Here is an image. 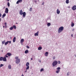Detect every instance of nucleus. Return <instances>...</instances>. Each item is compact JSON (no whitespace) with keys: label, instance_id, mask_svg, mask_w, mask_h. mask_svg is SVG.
Listing matches in <instances>:
<instances>
[{"label":"nucleus","instance_id":"obj_19","mask_svg":"<svg viewBox=\"0 0 76 76\" xmlns=\"http://www.w3.org/2000/svg\"><path fill=\"white\" fill-rule=\"evenodd\" d=\"M3 57H0V61H3Z\"/></svg>","mask_w":76,"mask_h":76},{"label":"nucleus","instance_id":"obj_5","mask_svg":"<svg viewBox=\"0 0 76 76\" xmlns=\"http://www.w3.org/2000/svg\"><path fill=\"white\" fill-rule=\"evenodd\" d=\"M72 9L73 10H75L76 9V5H74L72 7Z\"/></svg>","mask_w":76,"mask_h":76},{"label":"nucleus","instance_id":"obj_3","mask_svg":"<svg viewBox=\"0 0 76 76\" xmlns=\"http://www.w3.org/2000/svg\"><path fill=\"white\" fill-rule=\"evenodd\" d=\"M63 29H64V27L63 26L60 27L58 30V33L61 32L63 31Z\"/></svg>","mask_w":76,"mask_h":76},{"label":"nucleus","instance_id":"obj_37","mask_svg":"<svg viewBox=\"0 0 76 76\" xmlns=\"http://www.w3.org/2000/svg\"><path fill=\"white\" fill-rule=\"evenodd\" d=\"M0 17H1V14L0 13V20H1V18H0Z\"/></svg>","mask_w":76,"mask_h":76},{"label":"nucleus","instance_id":"obj_46","mask_svg":"<svg viewBox=\"0 0 76 76\" xmlns=\"http://www.w3.org/2000/svg\"><path fill=\"white\" fill-rule=\"evenodd\" d=\"M21 76H24V75H23V74H22Z\"/></svg>","mask_w":76,"mask_h":76},{"label":"nucleus","instance_id":"obj_27","mask_svg":"<svg viewBox=\"0 0 76 76\" xmlns=\"http://www.w3.org/2000/svg\"><path fill=\"white\" fill-rule=\"evenodd\" d=\"M13 29V27L12 26L10 28V30H12Z\"/></svg>","mask_w":76,"mask_h":76},{"label":"nucleus","instance_id":"obj_16","mask_svg":"<svg viewBox=\"0 0 76 76\" xmlns=\"http://www.w3.org/2000/svg\"><path fill=\"white\" fill-rule=\"evenodd\" d=\"M29 52V50H26L25 51V53L26 54H27V53H28Z\"/></svg>","mask_w":76,"mask_h":76},{"label":"nucleus","instance_id":"obj_31","mask_svg":"<svg viewBox=\"0 0 76 76\" xmlns=\"http://www.w3.org/2000/svg\"><path fill=\"white\" fill-rule=\"evenodd\" d=\"M7 4L8 7H9V6H10V3H9V2L7 3Z\"/></svg>","mask_w":76,"mask_h":76},{"label":"nucleus","instance_id":"obj_13","mask_svg":"<svg viewBox=\"0 0 76 76\" xmlns=\"http://www.w3.org/2000/svg\"><path fill=\"white\" fill-rule=\"evenodd\" d=\"M13 42H15L16 41V37H14L13 40Z\"/></svg>","mask_w":76,"mask_h":76},{"label":"nucleus","instance_id":"obj_10","mask_svg":"<svg viewBox=\"0 0 76 76\" xmlns=\"http://www.w3.org/2000/svg\"><path fill=\"white\" fill-rule=\"evenodd\" d=\"M39 33V31H38L37 33L34 34V35L35 36H38V33Z\"/></svg>","mask_w":76,"mask_h":76},{"label":"nucleus","instance_id":"obj_29","mask_svg":"<svg viewBox=\"0 0 76 76\" xmlns=\"http://www.w3.org/2000/svg\"><path fill=\"white\" fill-rule=\"evenodd\" d=\"M3 66H4V65H3V64H1L0 65V67H3Z\"/></svg>","mask_w":76,"mask_h":76},{"label":"nucleus","instance_id":"obj_44","mask_svg":"<svg viewBox=\"0 0 76 76\" xmlns=\"http://www.w3.org/2000/svg\"><path fill=\"white\" fill-rule=\"evenodd\" d=\"M71 36L72 37H73V34H71Z\"/></svg>","mask_w":76,"mask_h":76},{"label":"nucleus","instance_id":"obj_53","mask_svg":"<svg viewBox=\"0 0 76 76\" xmlns=\"http://www.w3.org/2000/svg\"><path fill=\"white\" fill-rule=\"evenodd\" d=\"M43 5H44V3H43Z\"/></svg>","mask_w":76,"mask_h":76},{"label":"nucleus","instance_id":"obj_50","mask_svg":"<svg viewBox=\"0 0 76 76\" xmlns=\"http://www.w3.org/2000/svg\"><path fill=\"white\" fill-rule=\"evenodd\" d=\"M16 24H18V23H16Z\"/></svg>","mask_w":76,"mask_h":76},{"label":"nucleus","instance_id":"obj_51","mask_svg":"<svg viewBox=\"0 0 76 76\" xmlns=\"http://www.w3.org/2000/svg\"><path fill=\"white\" fill-rule=\"evenodd\" d=\"M1 20H0V21H1Z\"/></svg>","mask_w":76,"mask_h":76},{"label":"nucleus","instance_id":"obj_25","mask_svg":"<svg viewBox=\"0 0 76 76\" xmlns=\"http://www.w3.org/2000/svg\"><path fill=\"white\" fill-rule=\"evenodd\" d=\"M75 25V24H74V23H72L71 24V26L72 27H73V26H74Z\"/></svg>","mask_w":76,"mask_h":76},{"label":"nucleus","instance_id":"obj_30","mask_svg":"<svg viewBox=\"0 0 76 76\" xmlns=\"http://www.w3.org/2000/svg\"><path fill=\"white\" fill-rule=\"evenodd\" d=\"M2 44H4V43H5V40H4V41H2Z\"/></svg>","mask_w":76,"mask_h":76},{"label":"nucleus","instance_id":"obj_48","mask_svg":"<svg viewBox=\"0 0 76 76\" xmlns=\"http://www.w3.org/2000/svg\"><path fill=\"white\" fill-rule=\"evenodd\" d=\"M5 27V26H3V28H4Z\"/></svg>","mask_w":76,"mask_h":76},{"label":"nucleus","instance_id":"obj_23","mask_svg":"<svg viewBox=\"0 0 76 76\" xmlns=\"http://www.w3.org/2000/svg\"><path fill=\"white\" fill-rule=\"evenodd\" d=\"M13 28H14V29H16V26L15 25H14V26H12Z\"/></svg>","mask_w":76,"mask_h":76},{"label":"nucleus","instance_id":"obj_7","mask_svg":"<svg viewBox=\"0 0 76 76\" xmlns=\"http://www.w3.org/2000/svg\"><path fill=\"white\" fill-rule=\"evenodd\" d=\"M3 61H7L6 57H3Z\"/></svg>","mask_w":76,"mask_h":76},{"label":"nucleus","instance_id":"obj_4","mask_svg":"<svg viewBox=\"0 0 76 76\" xmlns=\"http://www.w3.org/2000/svg\"><path fill=\"white\" fill-rule=\"evenodd\" d=\"M58 63V62L57 61H55L53 62L52 64L53 66H56V65Z\"/></svg>","mask_w":76,"mask_h":76},{"label":"nucleus","instance_id":"obj_39","mask_svg":"<svg viewBox=\"0 0 76 76\" xmlns=\"http://www.w3.org/2000/svg\"><path fill=\"white\" fill-rule=\"evenodd\" d=\"M7 54H6L5 55V57H8V56H7Z\"/></svg>","mask_w":76,"mask_h":76},{"label":"nucleus","instance_id":"obj_2","mask_svg":"<svg viewBox=\"0 0 76 76\" xmlns=\"http://www.w3.org/2000/svg\"><path fill=\"white\" fill-rule=\"evenodd\" d=\"M18 58H19V57L18 56H16L15 58V59H16V60H15V62L17 64H19L20 61V59Z\"/></svg>","mask_w":76,"mask_h":76},{"label":"nucleus","instance_id":"obj_14","mask_svg":"<svg viewBox=\"0 0 76 76\" xmlns=\"http://www.w3.org/2000/svg\"><path fill=\"white\" fill-rule=\"evenodd\" d=\"M24 42V39H22L20 40V42L21 43H23Z\"/></svg>","mask_w":76,"mask_h":76},{"label":"nucleus","instance_id":"obj_12","mask_svg":"<svg viewBox=\"0 0 76 76\" xmlns=\"http://www.w3.org/2000/svg\"><path fill=\"white\" fill-rule=\"evenodd\" d=\"M8 68L9 69H11L12 67L11 66V65L10 64H9L8 66Z\"/></svg>","mask_w":76,"mask_h":76},{"label":"nucleus","instance_id":"obj_34","mask_svg":"<svg viewBox=\"0 0 76 76\" xmlns=\"http://www.w3.org/2000/svg\"><path fill=\"white\" fill-rule=\"evenodd\" d=\"M60 67H58V68H57V70H60Z\"/></svg>","mask_w":76,"mask_h":76},{"label":"nucleus","instance_id":"obj_52","mask_svg":"<svg viewBox=\"0 0 76 76\" xmlns=\"http://www.w3.org/2000/svg\"><path fill=\"white\" fill-rule=\"evenodd\" d=\"M43 5H44V3H43Z\"/></svg>","mask_w":76,"mask_h":76},{"label":"nucleus","instance_id":"obj_33","mask_svg":"<svg viewBox=\"0 0 76 76\" xmlns=\"http://www.w3.org/2000/svg\"><path fill=\"white\" fill-rule=\"evenodd\" d=\"M44 71V69L42 68L40 70V72H42V71Z\"/></svg>","mask_w":76,"mask_h":76},{"label":"nucleus","instance_id":"obj_45","mask_svg":"<svg viewBox=\"0 0 76 76\" xmlns=\"http://www.w3.org/2000/svg\"><path fill=\"white\" fill-rule=\"evenodd\" d=\"M31 60H33V58H31Z\"/></svg>","mask_w":76,"mask_h":76},{"label":"nucleus","instance_id":"obj_21","mask_svg":"<svg viewBox=\"0 0 76 76\" xmlns=\"http://www.w3.org/2000/svg\"><path fill=\"white\" fill-rule=\"evenodd\" d=\"M69 0H66V4H68L69 3Z\"/></svg>","mask_w":76,"mask_h":76},{"label":"nucleus","instance_id":"obj_47","mask_svg":"<svg viewBox=\"0 0 76 76\" xmlns=\"http://www.w3.org/2000/svg\"><path fill=\"white\" fill-rule=\"evenodd\" d=\"M27 72V70H26V71L25 72Z\"/></svg>","mask_w":76,"mask_h":76},{"label":"nucleus","instance_id":"obj_32","mask_svg":"<svg viewBox=\"0 0 76 76\" xmlns=\"http://www.w3.org/2000/svg\"><path fill=\"white\" fill-rule=\"evenodd\" d=\"M32 8H30V9H29V11H30V12H31L32 11Z\"/></svg>","mask_w":76,"mask_h":76},{"label":"nucleus","instance_id":"obj_26","mask_svg":"<svg viewBox=\"0 0 76 76\" xmlns=\"http://www.w3.org/2000/svg\"><path fill=\"white\" fill-rule=\"evenodd\" d=\"M6 14L5 13H4V14L2 15V17H5L6 16Z\"/></svg>","mask_w":76,"mask_h":76},{"label":"nucleus","instance_id":"obj_38","mask_svg":"<svg viewBox=\"0 0 76 76\" xmlns=\"http://www.w3.org/2000/svg\"><path fill=\"white\" fill-rule=\"evenodd\" d=\"M69 72H68V73H67V76H69Z\"/></svg>","mask_w":76,"mask_h":76},{"label":"nucleus","instance_id":"obj_18","mask_svg":"<svg viewBox=\"0 0 76 76\" xmlns=\"http://www.w3.org/2000/svg\"><path fill=\"white\" fill-rule=\"evenodd\" d=\"M42 48L41 47H39L38 48V50H42Z\"/></svg>","mask_w":76,"mask_h":76},{"label":"nucleus","instance_id":"obj_1","mask_svg":"<svg viewBox=\"0 0 76 76\" xmlns=\"http://www.w3.org/2000/svg\"><path fill=\"white\" fill-rule=\"evenodd\" d=\"M19 14L20 15H23V16L24 18H25L26 16V12H23V11H22V10H21L19 11Z\"/></svg>","mask_w":76,"mask_h":76},{"label":"nucleus","instance_id":"obj_11","mask_svg":"<svg viewBox=\"0 0 76 76\" xmlns=\"http://www.w3.org/2000/svg\"><path fill=\"white\" fill-rule=\"evenodd\" d=\"M57 14H59L60 12V10H58V9L57 10Z\"/></svg>","mask_w":76,"mask_h":76},{"label":"nucleus","instance_id":"obj_36","mask_svg":"<svg viewBox=\"0 0 76 76\" xmlns=\"http://www.w3.org/2000/svg\"><path fill=\"white\" fill-rule=\"evenodd\" d=\"M27 48H30V47H29V46H27Z\"/></svg>","mask_w":76,"mask_h":76},{"label":"nucleus","instance_id":"obj_15","mask_svg":"<svg viewBox=\"0 0 76 76\" xmlns=\"http://www.w3.org/2000/svg\"><path fill=\"white\" fill-rule=\"evenodd\" d=\"M48 52H45V56H48Z\"/></svg>","mask_w":76,"mask_h":76},{"label":"nucleus","instance_id":"obj_24","mask_svg":"<svg viewBox=\"0 0 76 76\" xmlns=\"http://www.w3.org/2000/svg\"><path fill=\"white\" fill-rule=\"evenodd\" d=\"M59 72H60V70H57L56 71V73H58Z\"/></svg>","mask_w":76,"mask_h":76},{"label":"nucleus","instance_id":"obj_22","mask_svg":"<svg viewBox=\"0 0 76 76\" xmlns=\"http://www.w3.org/2000/svg\"><path fill=\"white\" fill-rule=\"evenodd\" d=\"M51 25V23H48L47 24L48 26H50Z\"/></svg>","mask_w":76,"mask_h":76},{"label":"nucleus","instance_id":"obj_54","mask_svg":"<svg viewBox=\"0 0 76 76\" xmlns=\"http://www.w3.org/2000/svg\"><path fill=\"white\" fill-rule=\"evenodd\" d=\"M40 62H41V61H40Z\"/></svg>","mask_w":76,"mask_h":76},{"label":"nucleus","instance_id":"obj_9","mask_svg":"<svg viewBox=\"0 0 76 76\" xmlns=\"http://www.w3.org/2000/svg\"><path fill=\"white\" fill-rule=\"evenodd\" d=\"M7 55L9 56H12V53H7Z\"/></svg>","mask_w":76,"mask_h":76},{"label":"nucleus","instance_id":"obj_8","mask_svg":"<svg viewBox=\"0 0 76 76\" xmlns=\"http://www.w3.org/2000/svg\"><path fill=\"white\" fill-rule=\"evenodd\" d=\"M22 1V0H18L16 2L17 4H19V3H21Z\"/></svg>","mask_w":76,"mask_h":76},{"label":"nucleus","instance_id":"obj_28","mask_svg":"<svg viewBox=\"0 0 76 76\" xmlns=\"http://www.w3.org/2000/svg\"><path fill=\"white\" fill-rule=\"evenodd\" d=\"M27 67L26 68V70H28L29 69V66H27Z\"/></svg>","mask_w":76,"mask_h":76},{"label":"nucleus","instance_id":"obj_42","mask_svg":"<svg viewBox=\"0 0 76 76\" xmlns=\"http://www.w3.org/2000/svg\"><path fill=\"white\" fill-rule=\"evenodd\" d=\"M75 31V29L73 28L72 29V31Z\"/></svg>","mask_w":76,"mask_h":76},{"label":"nucleus","instance_id":"obj_41","mask_svg":"<svg viewBox=\"0 0 76 76\" xmlns=\"http://www.w3.org/2000/svg\"><path fill=\"white\" fill-rule=\"evenodd\" d=\"M9 42L10 43V44H11V41H8V43Z\"/></svg>","mask_w":76,"mask_h":76},{"label":"nucleus","instance_id":"obj_55","mask_svg":"<svg viewBox=\"0 0 76 76\" xmlns=\"http://www.w3.org/2000/svg\"><path fill=\"white\" fill-rule=\"evenodd\" d=\"M40 62H41V61H40Z\"/></svg>","mask_w":76,"mask_h":76},{"label":"nucleus","instance_id":"obj_17","mask_svg":"<svg viewBox=\"0 0 76 76\" xmlns=\"http://www.w3.org/2000/svg\"><path fill=\"white\" fill-rule=\"evenodd\" d=\"M8 43H9V41H7V42H5V45H7V44H8Z\"/></svg>","mask_w":76,"mask_h":76},{"label":"nucleus","instance_id":"obj_20","mask_svg":"<svg viewBox=\"0 0 76 76\" xmlns=\"http://www.w3.org/2000/svg\"><path fill=\"white\" fill-rule=\"evenodd\" d=\"M29 63L28 62H27L26 64V66L27 67V66H29Z\"/></svg>","mask_w":76,"mask_h":76},{"label":"nucleus","instance_id":"obj_49","mask_svg":"<svg viewBox=\"0 0 76 76\" xmlns=\"http://www.w3.org/2000/svg\"><path fill=\"white\" fill-rule=\"evenodd\" d=\"M8 1H9V0H7Z\"/></svg>","mask_w":76,"mask_h":76},{"label":"nucleus","instance_id":"obj_6","mask_svg":"<svg viewBox=\"0 0 76 76\" xmlns=\"http://www.w3.org/2000/svg\"><path fill=\"white\" fill-rule=\"evenodd\" d=\"M5 12L6 13H8V12H9V9L6 8V9H5Z\"/></svg>","mask_w":76,"mask_h":76},{"label":"nucleus","instance_id":"obj_35","mask_svg":"<svg viewBox=\"0 0 76 76\" xmlns=\"http://www.w3.org/2000/svg\"><path fill=\"white\" fill-rule=\"evenodd\" d=\"M5 27L6 28V26L7 25V23H5Z\"/></svg>","mask_w":76,"mask_h":76},{"label":"nucleus","instance_id":"obj_43","mask_svg":"<svg viewBox=\"0 0 76 76\" xmlns=\"http://www.w3.org/2000/svg\"><path fill=\"white\" fill-rule=\"evenodd\" d=\"M55 58H55V57H54L53 59V60H54L55 59Z\"/></svg>","mask_w":76,"mask_h":76},{"label":"nucleus","instance_id":"obj_40","mask_svg":"<svg viewBox=\"0 0 76 76\" xmlns=\"http://www.w3.org/2000/svg\"><path fill=\"white\" fill-rule=\"evenodd\" d=\"M58 64H60V61H58Z\"/></svg>","mask_w":76,"mask_h":76}]
</instances>
